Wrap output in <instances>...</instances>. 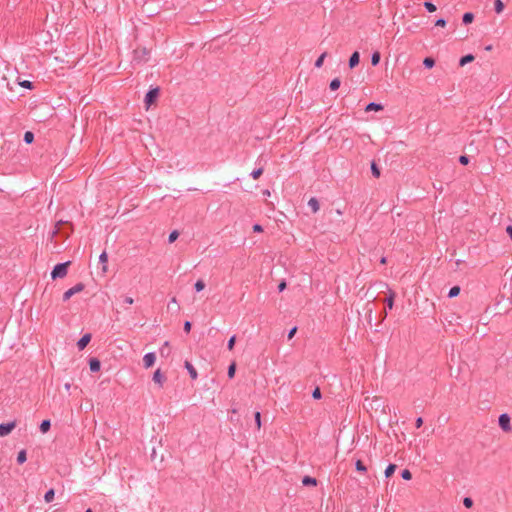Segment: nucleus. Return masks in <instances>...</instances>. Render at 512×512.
<instances>
[{"mask_svg": "<svg viewBox=\"0 0 512 512\" xmlns=\"http://www.w3.org/2000/svg\"><path fill=\"white\" fill-rule=\"evenodd\" d=\"M70 264V261L56 264L51 271V278L55 280L57 278L65 277L67 275L68 267Z\"/></svg>", "mask_w": 512, "mask_h": 512, "instance_id": "nucleus-1", "label": "nucleus"}, {"mask_svg": "<svg viewBox=\"0 0 512 512\" xmlns=\"http://www.w3.org/2000/svg\"><path fill=\"white\" fill-rule=\"evenodd\" d=\"M159 93H160L159 87L151 88L148 90V92L145 95V99H144V102H145V105L147 106V108L155 103V101L157 100V98L159 96Z\"/></svg>", "mask_w": 512, "mask_h": 512, "instance_id": "nucleus-2", "label": "nucleus"}, {"mask_svg": "<svg viewBox=\"0 0 512 512\" xmlns=\"http://www.w3.org/2000/svg\"><path fill=\"white\" fill-rule=\"evenodd\" d=\"M84 288H85V285L83 283H81V282L77 283L75 286H73L72 288H70L64 292L63 301L64 302L68 301L73 295L83 291Z\"/></svg>", "mask_w": 512, "mask_h": 512, "instance_id": "nucleus-3", "label": "nucleus"}, {"mask_svg": "<svg viewBox=\"0 0 512 512\" xmlns=\"http://www.w3.org/2000/svg\"><path fill=\"white\" fill-rule=\"evenodd\" d=\"M510 422H511V418L507 413L501 414L498 418L499 426L505 432L511 431L512 427H511Z\"/></svg>", "mask_w": 512, "mask_h": 512, "instance_id": "nucleus-4", "label": "nucleus"}, {"mask_svg": "<svg viewBox=\"0 0 512 512\" xmlns=\"http://www.w3.org/2000/svg\"><path fill=\"white\" fill-rule=\"evenodd\" d=\"M15 427H16V421L1 423L0 424V437H5V436L9 435Z\"/></svg>", "mask_w": 512, "mask_h": 512, "instance_id": "nucleus-5", "label": "nucleus"}, {"mask_svg": "<svg viewBox=\"0 0 512 512\" xmlns=\"http://www.w3.org/2000/svg\"><path fill=\"white\" fill-rule=\"evenodd\" d=\"M149 51L146 48H137L134 50V60L145 62L148 60Z\"/></svg>", "mask_w": 512, "mask_h": 512, "instance_id": "nucleus-6", "label": "nucleus"}, {"mask_svg": "<svg viewBox=\"0 0 512 512\" xmlns=\"http://www.w3.org/2000/svg\"><path fill=\"white\" fill-rule=\"evenodd\" d=\"M156 361V355L153 352H149L143 357V364L145 368H150L154 365Z\"/></svg>", "mask_w": 512, "mask_h": 512, "instance_id": "nucleus-7", "label": "nucleus"}, {"mask_svg": "<svg viewBox=\"0 0 512 512\" xmlns=\"http://www.w3.org/2000/svg\"><path fill=\"white\" fill-rule=\"evenodd\" d=\"M91 334L90 333H86L84 334L77 342V347L79 350H83L86 348V346L89 344V342L91 341Z\"/></svg>", "mask_w": 512, "mask_h": 512, "instance_id": "nucleus-8", "label": "nucleus"}, {"mask_svg": "<svg viewBox=\"0 0 512 512\" xmlns=\"http://www.w3.org/2000/svg\"><path fill=\"white\" fill-rule=\"evenodd\" d=\"M360 62V54L358 51H355L351 54L350 58H349V68L350 69H353L355 68Z\"/></svg>", "mask_w": 512, "mask_h": 512, "instance_id": "nucleus-9", "label": "nucleus"}, {"mask_svg": "<svg viewBox=\"0 0 512 512\" xmlns=\"http://www.w3.org/2000/svg\"><path fill=\"white\" fill-rule=\"evenodd\" d=\"M89 368L91 372H98L101 368V362L99 359L93 357L89 359Z\"/></svg>", "mask_w": 512, "mask_h": 512, "instance_id": "nucleus-10", "label": "nucleus"}, {"mask_svg": "<svg viewBox=\"0 0 512 512\" xmlns=\"http://www.w3.org/2000/svg\"><path fill=\"white\" fill-rule=\"evenodd\" d=\"M184 366L187 369L191 379H193V380L197 379L198 374H197L195 367L187 360L185 361Z\"/></svg>", "mask_w": 512, "mask_h": 512, "instance_id": "nucleus-11", "label": "nucleus"}, {"mask_svg": "<svg viewBox=\"0 0 512 512\" xmlns=\"http://www.w3.org/2000/svg\"><path fill=\"white\" fill-rule=\"evenodd\" d=\"M153 381L155 383H158L160 386L163 385V382L165 381L164 375L161 373L160 369H157L153 374Z\"/></svg>", "mask_w": 512, "mask_h": 512, "instance_id": "nucleus-12", "label": "nucleus"}, {"mask_svg": "<svg viewBox=\"0 0 512 512\" xmlns=\"http://www.w3.org/2000/svg\"><path fill=\"white\" fill-rule=\"evenodd\" d=\"M308 206L312 209L314 213L318 212L320 208L318 199L315 197L310 198V200L308 201Z\"/></svg>", "mask_w": 512, "mask_h": 512, "instance_id": "nucleus-13", "label": "nucleus"}, {"mask_svg": "<svg viewBox=\"0 0 512 512\" xmlns=\"http://www.w3.org/2000/svg\"><path fill=\"white\" fill-rule=\"evenodd\" d=\"M302 484L304 486H316L317 485V479L311 476H304L302 478Z\"/></svg>", "mask_w": 512, "mask_h": 512, "instance_id": "nucleus-14", "label": "nucleus"}, {"mask_svg": "<svg viewBox=\"0 0 512 512\" xmlns=\"http://www.w3.org/2000/svg\"><path fill=\"white\" fill-rule=\"evenodd\" d=\"M475 57L472 55V54H467V55H464L460 58L459 60V65L461 67L465 66L466 64L468 63H471L472 61H474Z\"/></svg>", "mask_w": 512, "mask_h": 512, "instance_id": "nucleus-15", "label": "nucleus"}, {"mask_svg": "<svg viewBox=\"0 0 512 512\" xmlns=\"http://www.w3.org/2000/svg\"><path fill=\"white\" fill-rule=\"evenodd\" d=\"M395 296V292L390 290L388 296L385 299V303L389 309L393 308Z\"/></svg>", "mask_w": 512, "mask_h": 512, "instance_id": "nucleus-16", "label": "nucleus"}, {"mask_svg": "<svg viewBox=\"0 0 512 512\" xmlns=\"http://www.w3.org/2000/svg\"><path fill=\"white\" fill-rule=\"evenodd\" d=\"M383 109V106L381 104H378V103H375V102H371L369 103L366 107H365V111L366 112H370V111H380Z\"/></svg>", "mask_w": 512, "mask_h": 512, "instance_id": "nucleus-17", "label": "nucleus"}, {"mask_svg": "<svg viewBox=\"0 0 512 512\" xmlns=\"http://www.w3.org/2000/svg\"><path fill=\"white\" fill-rule=\"evenodd\" d=\"M62 226H68L71 229L72 225L69 222L58 221L56 226H55V230L53 231V236L56 235V234L62 233V231H61V227Z\"/></svg>", "mask_w": 512, "mask_h": 512, "instance_id": "nucleus-18", "label": "nucleus"}, {"mask_svg": "<svg viewBox=\"0 0 512 512\" xmlns=\"http://www.w3.org/2000/svg\"><path fill=\"white\" fill-rule=\"evenodd\" d=\"M51 428V422L50 420L48 419H45L43 420L41 423H40V426H39V429L40 431L44 434V433H47Z\"/></svg>", "mask_w": 512, "mask_h": 512, "instance_id": "nucleus-19", "label": "nucleus"}, {"mask_svg": "<svg viewBox=\"0 0 512 512\" xmlns=\"http://www.w3.org/2000/svg\"><path fill=\"white\" fill-rule=\"evenodd\" d=\"M396 469H397V465H396V464H392V463H391V464H389V465L386 467L385 472H384L385 477H386V478L391 477V476L394 474V472H395V470H396Z\"/></svg>", "mask_w": 512, "mask_h": 512, "instance_id": "nucleus-20", "label": "nucleus"}, {"mask_svg": "<svg viewBox=\"0 0 512 512\" xmlns=\"http://www.w3.org/2000/svg\"><path fill=\"white\" fill-rule=\"evenodd\" d=\"M107 261H108V255H107V253L104 251V252H102V253L100 254V256H99V262H100L101 264H103V267H102V271H103V272H106V271H107V267H106V265H105V264L107 263Z\"/></svg>", "mask_w": 512, "mask_h": 512, "instance_id": "nucleus-21", "label": "nucleus"}, {"mask_svg": "<svg viewBox=\"0 0 512 512\" xmlns=\"http://www.w3.org/2000/svg\"><path fill=\"white\" fill-rule=\"evenodd\" d=\"M474 20V14L471 13V12H466L464 13L463 17H462V21L465 25H468L470 23H472Z\"/></svg>", "mask_w": 512, "mask_h": 512, "instance_id": "nucleus-22", "label": "nucleus"}, {"mask_svg": "<svg viewBox=\"0 0 512 512\" xmlns=\"http://www.w3.org/2000/svg\"><path fill=\"white\" fill-rule=\"evenodd\" d=\"M27 460V453H26V450H21L18 452V455H17V463L18 464H23L25 461Z\"/></svg>", "mask_w": 512, "mask_h": 512, "instance_id": "nucleus-23", "label": "nucleus"}, {"mask_svg": "<svg viewBox=\"0 0 512 512\" xmlns=\"http://www.w3.org/2000/svg\"><path fill=\"white\" fill-rule=\"evenodd\" d=\"M423 65L427 69H431L435 66V60L432 57H426L423 60Z\"/></svg>", "mask_w": 512, "mask_h": 512, "instance_id": "nucleus-24", "label": "nucleus"}, {"mask_svg": "<svg viewBox=\"0 0 512 512\" xmlns=\"http://www.w3.org/2000/svg\"><path fill=\"white\" fill-rule=\"evenodd\" d=\"M23 140L26 144H31L34 141V133L31 131H26L24 133Z\"/></svg>", "mask_w": 512, "mask_h": 512, "instance_id": "nucleus-25", "label": "nucleus"}, {"mask_svg": "<svg viewBox=\"0 0 512 512\" xmlns=\"http://www.w3.org/2000/svg\"><path fill=\"white\" fill-rule=\"evenodd\" d=\"M54 496H55V491L54 489H49L45 495H44V500L47 502V503H50L54 500Z\"/></svg>", "mask_w": 512, "mask_h": 512, "instance_id": "nucleus-26", "label": "nucleus"}, {"mask_svg": "<svg viewBox=\"0 0 512 512\" xmlns=\"http://www.w3.org/2000/svg\"><path fill=\"white\" fill-rule=\"evenodd\" d=\"M341 85V81L339 78H334L330 81V84H329V88L332 90V91H335L337 90Z\"/></svg>", "mask_w": 512, "mask_h": 512, "instance_id": "nucleus-27", "label": "nucleus"}, {"mask_svg": "<svg viewBox=\"0 0 512 512\" xmlns=\"http://www.w3.org/2000/svg\"><path fill=\"white\" fill-rule=\"evenodd\" d=\"M460 291H461V289L459 286H453L452 288H450V290L448 292V297L454 298L459 295Z\"/></svg>", "mask_w": 512, "mask_h": 512, "instance_id": "nucleus-28", "label": "nucleus"}, {"mask_svg": "<svg viewBox=\"0 0 512 512\" xmlns=\"http://www.w3.org/2000/svg\"><path fill=\"white\" fill-rule=\"evenodd\" d=\"M371 173L375 178H379L381 174L379 167L374 161L371 163Z\"/></svg>", "mask_w": 512, "mask_h": 512, "instance_id": "nucleus-29", "label": "nucleus"}, {"mask_svg": "<svg viewBox=\"0 0 512 512\" xmlns=\"http://www.w3.org/2000/svg\"><path fill=\"white\" fill-rule=\"evenodd\" d=\"M235 372H236V363L235 362H232L229 366H228V370H227V375L230 379H232L234 376H235Z\"/></svg>", "mask_w": 512, "mask_h": 512, "instance_id": "nucleus-30", "label": "nucleus"}, {"mask_svg": "<svg viewBox=\"0 0 512 512\" xmlns=\"http://www.w3.org/2000/svg\"><path fill=\"white\" fill-rule=\"evenodd\" d=\"M380 59H381V55H380V53H379L378 51L374 52V53L372 54V56H371V64H372L373 66L378 65V64H379V62H380Z\"/></svg>", "mask_w": 512, "mask_h": 512, "instance_id": "nucleus-31", "label": "nucleus"}, {"mask_svg": "<svg viewBox=\"0 0 512 512\" xmlns=\"http://www.w3.org/2000/svg\"><path fill=\"white\" fill-rule=\"evenodd\" d=\"M327 57V52H323L318 59L315 61V67L321 68L324 62V59Z\"/></svg>", "mask_w": 512, "mask_h": 512, "instance_id": "nucleus-32", "label": "nucleus"}, {"mask_svg": "<svg viewBox=\"0 0 512 512\" xmlns=\"http://www.w3.org/2000/svg\"><path fill=\"white\" fill-rule=\"evenodd\" d=\"M494 9L496 13H501L504 10V3L501 0H495Z\"/></svg>", "mask_w": 512, "mask_h": 512, "instance_id": "nucleus-33", "label": "nucleus"}, {"mask_svg": "<svg viewBox=\"0 0 512 512\" xmlns=\"http://www.w3.org/2000/svg\"><path fill=\"white\" fill-rule=\"evenodd\" d=\"M19 85L23 88H26V89H33L34 88V85L31 81L29 80H23V81H19Z\"/></svg>", "mask_w": 512, "mask_h": 512, "instance_id": "nucleus-34", "label": "nucleus"}, {"mask_svg": "<svg viewBox=\"0 0 512 512\" xmlns=\"http://www.w3.org/2000/svg\"><path fill=\"white\" fill-rule=\"evenodd\" d=\"M355 468L359 472H366L367 471L366 466L364 465V463L361 460H357L356 461Z\"/></svg>", "mask_w": 512, "mask_h": 512, "instance_id": "nucleus-35", "label": "nucleus"}, {"mask_svg": "<svg viewBox=\"0 0 512 512\" xmlns=\"http://www.w3.org/2000/svg\"><path fill=\"white\" fill-rule=\"evenodd\" d=\"M263 168L259 167L251 172V177L253 179H258L263 174Z\"/></svg>", "mask_w": 512, "mask_h": 512, "instance_id": "nucleus-36", "label": "nucleus"}, {"mask_svg": "<svg viewBox=\"0 0 512 512\" xmlns=\"http://www.w3.org/2000/svg\"><path fill=\"white\" fill-rule=\"evenodd\" d=\"M423 5L428 12H434L437 9L436 6L430 1H425Z\"/></svg>", "mask_w": 512, "mask_h": 512, "instance_id": "nucleus-37", "label": "nucleus"}, {"mask_svg": "<svg viewBox=\"0 0 512 512\" xmlns=\"http://www.w3.org/2000/svg\"><path fill=\"white\" fill-rule=\"evenodd\" d=\"M179 237V232L177 230L172 231L168 236V242L173 243Z\"/></svg>", "mask_w": 512, "mask_h": 512, "instance_id": "nucleus-38", "label": "nucleus"}, {"mask_svg": "<svg viewBox=\"0 0 512 512\" xmlns=\"http://www.w3.org/2000/svg\"><path fill=\"white\" fill-rule=\"evenodd\" d=\"M194 288L197 292L202 291L205 288V282L201 279L197 280L194 285Z\"/></svg>", "mask_w": 512, "mask_h": 512, "instance_id": "nucleus-39", "label": "nucleus"}, {"mask_svg": "<svg viewBox=\"0 0 512 512\" xmlns=\"http://www.w3.org/2000/svg\"><path fill=\"white\" fill-rule=\"evenodd\" d=\"M254 418L256 427L259 430L261 428V413L259 411H256L254 414Z\"/></svg>", "mask_w": 512, "mask_h": 512, "instance_id": "nucleus-40", "label": "nucleus"}, {"mask_svg": "<svg viewBox=\"0 0 512 512\" xmlns=\"http://www.w3.org/2000/svg\"><path fill=\"white\" fill-rule=\"evenodd\" d=\"M235 343H236V336L233 335L230 337V339L228 340V343H227V348L231 351L234 349V346H235Z\"/></svg>", "mask_w": 512, "mask_h": 512, "instance_id": "nucleus-41", "label": "nucleus"}, {"mask_svg": "<svg viewBox=\"0 0 512 512\" xmlns=\"http://www.w3.org/2000/svg\"><path fill=\"white\" fill-rule=\"evenodd\" d=\"M401 477H402L404 480H411V479H412V473L410 472V470H408V469H404V470L401 472Z\"/></svg>", "mask_w": 512, "mask_h": 512, "instance_id": "nucleus-42", "label": "nucleus"}, {"mask_svg": "<svg viewBox=\"0 0 512 512\" xmlns=\"http://www.w3.org/2000/svg\"><path fill=\"white\" fill-rule=\"evenodd\" d=\"M312 397L316 400H319L321 399L322 397V393H321V390L319 387H316L313 391H312Z\"/></svg>", "mask_w": 512, "mask_h": 512, "instance_id": "nucleus-43", "label": "nucleus"}, {"mask_svg": "<svg viewBox=\"0 0 512 512\" xmlns=\"http://www.w3.org/2000/svg\"><path fill=\"white\" fill-rule=\"evenodd\" d=\"M463 505L466 507V508H471L473 506V500L472 498L470 497H465L463 499Z\"/></svg>", "mask_w": 512, "mask_h": 512, "instance_id": "nucleus-44", "label": "nucleus"}, {"mask_svg": "<svg viewBox=\"0 0 512 512\" xmlns=\"http://www.w3.org/2000/svg\"><path fill=\"white\" fill-rule=\"evenodd\" d=\"M470 159H469V156L467 155H461L459 157V162L462 164V165H467L469 163Z\"/></svg>", "mask_w": 512, "mask_h": 512, "instance_id": "nucleus-45", "label": "nucleus"}, {"mask_svg": "<svg viewBox=\"0 0 512 512\" xmlns=\"http://www.w3.org/2000/svg\"><path fill=\"white\" fill-rule=\"evenodd\" d=\"M296 332H297V327L296 326L291 328L289 330V332H288V335H287L288 340H291L294 337V335L296 334Z\"/></svg>", "mask_w": 512, "mask_h": 512, "instance_id": "nucleus-46", "label": "nucleus"}, {"mask_svg": "<svg viewBox=\"0 0 512 512\" xmlns=\"http://www.w3.org/2000/svg\"><path fill=\"white\" fill-rule=\"evenodd\" d=\"M192 324L190 321H185L183 325V329L186 333H189L191 331Z\"/></svg>", "mask_w": 512, "mask_h": 512, "instance_id": "nucleus-47", "label": "nucleus"}, {"mask_svg": "<svg viewBox=\"0 0 512 512\" xmlns=\"http://www.w3.org/2000/svg\"><path fill=\"white\" fill-rule=\"evenodd\" d=\"M263 231V227L260 224L253 225V232L260 233Z\"/></svg>", "mask_w": 512, "mask_h": 512, "instance_id": "nucleus-48", "label": "nucleus"}, {"mask_svg": "<svg viewBox=\"0 0 512 512\" xmlns=\"http://www.w3.org/2000/svg\"><path fill=\"white\" fill-rule=\"evenodd\" d=\"M436 26H441V27H444L446 25V20L443 19V18H440L436 21L435 23Z\"/></svg>", "mask_w": 512, "mask_h": 512, "instance_id": "nucleus-49", "label": "nucleus"}, {"mask_svg": "<svg viewBox=\"0 0 512 512\" xmlns=\"http://www.w3.org/2000/svg\"><path fill=\"white\" fill-rule=\"evenodd\" d=\"M286 288V282L285 281H281L279 284H278V291L279 292H282L284 291V289Z\"/></svg>", "mask_w": 512, "mask_h": 512, "instance_id": "nucleus-50", "label": "nucleus"}, {"mask_svg": "<svg viewBox=\"0 0 512 512\" xmlns=\"http://www.w3.org/2000/svg\"><path fill=\"white\" fill-rule=\"evenodd\" d=\"M423 425V419L422 417H418L415 421L416 428H420Z\"/></svg>", "mask_w": 512, "mask_h": 512, "instance_id": "nucleus-51", "label": "nucleus"}, {"mask_svg": "<svg viewBox=\"0 0 512 512\" xmlns=\"http://www.w3.org/2000/svg\"><path fill=\"white\" fill-rule=\"evenodd\" d=\"M124 302H125L126 304H128V305H132V304L134 303V300H133V298H132V297L126 296V297L124 298Z\"/></svg>", "mask_w": 512, "mask_h": 512, "instance_id": "nucleus-52", "label": "nucleus"}, {"mask_svg": "<svg viewBox=\"0 0 512 512\" xmlns=\"http://www.w3.org/2000/svg\"><path fill=\"white\" fill-rule=\"evenodd\" d=\"M506 232H507V234L509 235V237H510V238H511V240H512V225H508V226L506 227Z\"/></svg>", "mask_w": 512, "mask_h": 512, "instance_id": "nucleus-53", "label": "nucleus"}, {"mask_svg": "<svg viewBox=\"0 0 512 512\" xmlns=\"http://www.w3.org/2000/svg\"><path fill=\"white\" fill-rule=\"evenodd\" d=\"M170 304H172V305H175V304H176V305H177V300H176V298H175V297H173V298L171 299L170 303L168 304V308L170 307Z\"/></svg>", "mask_w": 512, "mask_h": 512, "instance_id": "nucleus-54", "label": "nucleus"}, {"mask_svg": "<svg viewBox=\"0 0 512 512\" xmlns=\"http://www.w3.org/2000/svg\"><path fill=\"white\" fill-rule=\"evenodd\" d=\"M386 262H387L386 257H382V258L380 259V263H381V264H386Z\"/></svg>", "mask_w": 512, "mask_h": 512, "instance_id": "nucleus-55", "label": "nucleus"}, {"mask_svg": "<svg viewBox=\"0 0 512 512\" xmlns=\"http://www.w3.org/2000/svg\"><path fill=\"white\" fill-rule=\"evenodd\" d=\"M386 316H387V312H386V311H384V312H383V314H382V319H385V318H386Z\"/></svg>", "mask_w": 512, "mask_h": 512, "instance_id": "nucleus-56", "label": "nucleus"}, {"mask_svg": "<svg viewBox=\"0 0 512 512\" xmlns=\"http://www.w3.org/2000/svg\"><path fill=\"white\" fill-rule=\"evenodd\" d=\"M263 194H264V195H268V196H269V195H270V192H269V190H265V191L263 192Z\"/></svg>", "mask_w": 512, "mask_h": 512, "instance_id": "nucleus-57", "label": "nucleus"}, {"mask_svg": "<svg viewBox=\"0 0 512 512\" xmlns=\"http://www.w3.org/2000/svg\"><path fill=\"white\" fill-rule=\"evenodd\" d=\"M491 49H492V46H491V45H489V46H487V47H486V50H491Z\"/></svg>", "mask_w": 512, "mask_h": 512, "instance_id": "nucleus-58", "label": "nucleus"}, {"mask_svg": "<svg viewBox=\"0 0 512 512\" xmlns=\"http://www.w3.org/2000/svg\"><path fill=\"white\" fill-rule=\"evenodd\" d=\"M63 234H65V237H68L69 236V233L64 231Z\"/></svg>", "mask_w": 512, "mask_h": 512, "instance_id": "nucleus-59", "label": "nucleus"}, {"mask_svg": "<svg viewBox=\"0 0 512 512\" xmlns=\"http://www.w3.org/2000/svg\"><path fill=\"white\" fill-rule=\"evenodd\" d=\"M85 512H93L92 509L88 508Z\"/></svg>", "mask_w": 512, "mask_h": 512, "instance_id": "nucleus-60", "label": "nucleus"}]
</instances>
